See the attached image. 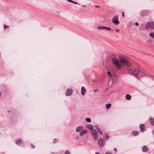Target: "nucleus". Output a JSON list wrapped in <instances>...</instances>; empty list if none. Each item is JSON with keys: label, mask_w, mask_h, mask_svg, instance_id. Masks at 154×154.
<instances>
[{"label": "nucleus", "mask_w": 154, "mask_h": 154, "mask_svg": "<svg viewBox=\"0 0 154 154\" xmlns=\"http://www.w3.org/2000/svg\"><path fill=\"white\" fill-rule=\"evenodd\" d=\"M145 70L141 68L135 69L134 71V75L135 76H142L145 75Z\"/></svg>", "instance_id": "f257e3e1"}, {"label": "nucleus", "mask_w": 154, "mask_h": 154, "mask_svg": "<svg viewBox=\"0 0 154 154\" xmlns=\"http://www.w3.org/2000/svg\"><path fill=\"white\" fill-rule=\"evenodd\" d=\"M119 61L120 64L121 65L126 66L128 67H131L132 64L129 63L127 60L122 57H120Z\"/></svg>", "instance_id": "f03ea898"}, {"label": "nucleus", "mask_w": 154, "mask_h": 154, "mask_svg": "<svg viewBox=\"0 0 154 154\" xmlns=\"http://www.w3.org/2000/svg\"><path fill=\"white\" fill-rule=\"evenodd\" d=\"M112 60L113 63L116 65L118 69H121V65L117 58L116 57H114L112 58Z\"/></svg>", "instance_id": "7ed1b4c3"}, {"label": "nucleus", "mask_w": 154, "mask_h": 154, "mask_svg": "<svg viewBox=\"0 0 154 154\" xmlns=\"http://www.w3.org/2000/svg\"><path fill=\"white\" fill-rule=\"evenodd\" d=\"M145 28L146 29H154V22H149L146 25Z\"/></svg>", "instance_id": "20e7f679"}, {"label": "nucleus", "mask_w": 154, "mask_h": 154, "mask_svg": "<svg viewBox=\"0 0 154 154\" xmlns=\"http://www.w3.org/2000/svg\"><path fill=\"white\" fill-rule=\"evenodd\" d=\"M91 134L95 140H97L98 138V134L97 132V131L94 129L91 131Z\"/></svg>", "instance_id": "39448f33"}, {"label": "nucleus", "mask_w": 154, "mask_h": 154, "mask_svg": "<svg viewBox=\"0 0 154 154\" xmlns=\"http://www.w3.org/2000/svg\"><path fill=\"white\" fill-rule=\"evenodd\" d=\"M118 17L117 15L115 16L112 19V23L116 25H118L119 23V21L118 20Z\"/></svg>", "instance_id": "423d86ee"}, {"label": "nucleus", "mask_w": 154, "mask_h": 154, "mask_svg": "<svg viewBox=\"0 0 154 154\" xmlns=\"http://www.w3.org/2000/svg\"><path fill=\"white\" fill-rule=\"evenodd\" d=\"M98 145L100 147H103L104 145L105 141L102 139H99L98 141Z\"/></svg>", "instance_id": "0eeeda50"}, {"label": "nucleus", "mask_w": 154, "mask_h": 154, "mask_svg": "<svg viewBox=\"0 0 154 154\" xmlns=\"http://www.w3.org/2000/svg\"><path fill=\"white\" fill-rule=\"evenodd\" d=\"M73 92L72 90L71 89H67L65 93L66 95L67 96L71 95Z\"/></svg>", "instance_id": "6e6552de"}, {"label": "nucleus", "mask_w": 154, "mask_h": 154, "mask_svg": "<svg viewBox=\"0 0 154 154\" xmlns=\"http://www.w3.org/2000/svg\"><path fill=\"white\" fill-rule=\"evenodd\" d=\"M97 29H103L108 31L111 29V28L109 27L104 26H99L97 27Z\"/></svg>", "instance_id": "1a4fd4ad"}, {"label": "nucleus", "mask_w": 154, "mask_h": 154, "mask_svg": "<svg viewBox=\"0 0 154 154\" xmlns=\"http://www.w3.org/2000/svg\"><path fill=\"white\" fill-rule=\"evenodd\" d=\"M127 70L128 73L131 75H134V71H133L130 68H128L127 69Z\"/></svg>", "instance_id": "9d476101"}, {"label": "nucleus", "mask_w": 154, "mask_h": 154, "mask_svg": "<svg viewBox=\"0 0 154 154\" xmlns=\"http://www.w3.org/2000/svg\"><path fill=\"white\" fill-rule=\"evenodd\" d=\"M86 91V90L85 88L82 87L81 88V92L82 95L83 96L84 95L85 92Z\"/></svg>", "instance_id": "9b49d317"}, {"label": "nucleus", "mask_w": 154, "mask_h": 154, "mask_svg": "<svg viewBox=\"0 0 154 154\" xmlns=\"http://www.w3.org/2000/svg\"><path fill=\"white\" fill-rule=\"evenodd\" d=\"M142 151L143 152H146L149 151V149L146 146H143L142 147Z\"/></svg>", "instance_id": "f8f14e48"}, {"label": "nucleus", "mask_w": 154, "mask_h": 154, "mask_svg": "<svg viewBox=\"0 0 154 154\" xmlns=\"http://www.w3.org/2000/svg\"><path fill=\"white\" fill-rule=\"evenodd\" d=\"M140 131H143L145 129V127L144 124H141L140 126Z\"/></svg>", "instance_id": "ddd939ff"}, {"label": "nucleus", "mask_w": 154, "mask_h": 154, "mask_svg": "<svg viewBox=\"0 0 154 154\" xmlns=\"http://www.w3.org/2000/svg\"><path fill=\"white\" fill-rule=\"evenodd\" d=\"M15 143L17 145H20L21 144L22 140L20 139H18L16 141Z\"/></svg>", "instance_id": "4468645a"}, {"label": "nucleus", "mask_w": 154, "mask_h": 154, "mask_svg": "<svg viewBox=\"0 0 154 154\" xmlns=\"http://www.w3.org/2000/svg\"><path fill=\"white\" fill-rule=\"evenodd\" d=\"M82 126H79L76 128V131L77 132H79L82 129Z\"/></svg>", "instance_id": "2eb2a0df"}, {"label": "nucleus", "mask_w": 154, "mask_h": 154, "mask_svg": "<svg viewBox=\"0 0 154 154\" xmlns=\"http://www.w3.org/2000/svg\"><path fill=\"white\" fill-rule=\"evenodd\" d=\"M138 132L136 131H134L132 132V134L133 135L136 136L138 134Z\"/></svg>", "instance_id": "dca6fc26"}, {"label": "nucleus", "mask_w": 154, "mask_h": 154, "mask_svg": "<svg viewBox=\"0 0 154 154\" xmlns=\"http://www.w3.org/2000/svg\"><path fill=\"white\" fill-rule=\"evenodd\" d=\"M125 98L127 100H129L131 98V96L130 95L127 94L125 95Z\"/></svg>", "instance_id": "f3484780"}, {"label": "nucleus", "mask_w": 154, "mask_h": 154, "mask_svg": "<svg viewBox=\"0 0 154 154\" xmlns=\"http://www.w3.org/2000/svg\"><path fill=\"white\" fill-rule=\"evenodd\" d=\"M87 127L88 128L90 129V130H93V125H87Z\"/></svg>", "instance_id": "a211bd4d"}, {"label": "nucleus", "mask_w": 154, "mask_h": 154, "mask_svg": "<svg viewBox=\"0 0 154 154\" xmlns=\"http://www.w3.org/2000/svg\"><path fill=\"white\" fill-rule=\"evenodd\" d=\"M85 133V130H83L80 133V136H82L83 135H84Z\"/></svg>", "instance_id": "6ab92c4d"}, {"label": "nucleus", "mask_w": 154, "mask_h": 154, "mask_svg": "<svg viewBox=\"0 0 154 154\" xmlns=\"http://www.w3.org/2000/svg\"><path fill=\"white\" fill-rule=\"evenodd\" d=\"M111 106V103H107L106 105V107L107 109H109Z\"/></svg>", "instance_id": "aec40b11"}, {"label": "nucleus", "mask_w": 154, "mask_h": 154, "mask_svg": "<svg viewBox=\"0 0 154 154\" xmlns=\"http://www.w3.org/2000/svg\"><path fill=\"white\" fill-rule=\"evenodd\" d=\"M109 136L107 134L104 135L103 138L106 140H107L109 138Z\"/></svg>", "instance_id": "412c9836"}, {"label": "nucleus", "mask_w": 154, "mask_h": 154, "mask_svg": "<svg viewBox=\"0 0 154 154\" xmlns=\"http://www.w3.org/2000/svg\"><path fill=\"white\" fill-rule=\"evenodd\" d=\"M149 121L153 125H154V119L152 118H150Z\"/></svg>", "instance_id": "4be33fe9"}, {"label": "nucleus", "mask_w": 154, "mask_h": 154, "mask_svg": "<svg viewBox=\"0 0 154 154\" xmlns=\"http://www.w3.org/2000/svg\"><path fill=\"white\" fill-rule=\"evenodd\" d=\"M97 131L99 132L100 134L101 135H102L103 133L102 131L100 130V129L99 128H97Z\"/></svg>", "instance_id": "5701e85b"}, {"label": "nucleus", "mask_w": 154, "mask_h": 154, "mask_svg": "<svg viewBox=\"0 0 154 154\" xmlns=\"http://www.w3.org/2000/svg\"><path fill=\"white\" fill-rule=\"evenodd\" d=\"M149 36L150 37H152L153 39H154V32L150 33L149 34Z\"/></svg>", "instance_id": "b1692460"}, {"label": "nucleus", "mask_w": 154, "mask_h": 154, "mask_svg": "<svg viewBox=\"0 0 154 154\" xmlns=\"http://www.w3.org/2000/svg\"><path fill=\"white\" fill-rule=\"evenodd\" d=\"M85 120L88 122H91V119L90 118H87L85 119Z\"/></svg>", "instance_id": "393cba45"}, {"label": "nucleus", "mask_w": 154, "mask_h": 154, "mask_svg": "<svg viewBox=\"0 0 154 154\" xmlns=\"http://www.w3.org/2000/svg\"><path fill=\"white\" fill-rule=\"evenodd\" d=\"M65 154H70L68 150H67L65 152Z\"/></svg>", "instance_id": "a878e982"}, {"label": "nucleus", "mask_w": 154, "mask_h": 154, "mask_svg": "<svg viewBox=\"0 0 154 154\" xmlns=\"http://www.w3.org/2000/svg\"><path fill=\"white\" fill-rule=\"evenodd\" d=\"M4 29H5L9 27V26L7 25H4Z\"/></svg>", "instance_id": "bb28decb"}, {"label": "nucleus", "mask_w": 154, "mask_h": 154, "mask_svg": "<svg viewBox=\"0 0 154 154\" xmlns=\"http://www.w3.org/2000/svg\"><path fill=\"white\" fill-rule=\"evenodd\" d=\"M107 73L108 74L110 75V76L111 77L112 76V75H111V73H110V72L108 71L107 72Z\"/></svg>", "instance_id": "cd10ccee"}, {"label": "nucleus", "mask_w": 154, "mask_h": 154, "mask_svg": "<svg viewBox=\"0 0 154 154\" xmlns=\"http://www.w3.org/2000/svg\"><path fill=\"white\" fill-rule=\"evenodd\" d=\"M30 145L32 148H34L35 146H34V145L33 144H31Z\"/></svg>", "instance_id": "c85d7f7f"}, {"label": "nucleus", "mask_w": 154, "mask_h": 154, "mask_svg": "<svg viewBox=\"0 0 154 154\" xmlns=\"http://www.w3.org/2000/svg\"><path fill=\"white\" fill-rule=\"evenodd\" d=\"M105 154H113L111 153H110V152H106Z\"/></svg>", "instance_id": "c756f323"}, {"label": "nucleus", "mask_w": 154, "mask_h": 154, "mask_svg": "<svg viewBox=\"0 0 154 154\" xmlns=\"http://www.w3.org/2000/svg\"><path fill=\"white\" fill-rule=\"evenodd\" d=\"M72 2H73L72 3H74V4H78V3L77 2H74V1H73Z\"/></svg>", "instance_id": "7c9ffc66"}, {"label": "nucleus", "mask_w": 154, "mask_h": 154, "mask_svg": "<svg viewBox=\"0 0 154 154\" xmlns=\"http://www.w3.org/2000/svg\"><path fill=\"white\" fill-rule=\"evenodd\" d=\"M67 1L69 2H72L73 1L72 0H67Z\"/></svg>", "instance_id": "2f4dec72"}, {"label": "nucleus", "mask_w": 154, "mask_h": 154, "mask_svg": "<svg viewBox=\"0 0 154 154\" xmlns=\"http://www.w3.org/2000/svg\"><path fill=\"white\" fill-rule=\"evenodd\" d=\"M135 25H136V26H138L139 25V24L137 22H136L135 23Z\"/></svg>", "instance_id": "473e14b6"}, {"label": "nucleus", "mask_w": 154, "mask_h": 154, "mask_svg": "<svg viewBox=\"0 0 154 154\" xmlns=\"http://www.w3.org/2000/svg\"><path fill=\"white\" fill-rule=\"evenodd\" d=\"M122 17L124 18V12H122Z\"/></svg>", "instance_id": "72a5a7b5"}, {"label": "nucleus", "mask_w": 154, "mask_h": 154, "mask_svg": "<svg viewBox=\"0 0 154 154\" xmlns=\"http://www.w3.org/2000/svg\"><path fill=\"white\" fill-rule=\"evenodd\" d=\"M116 31L117 32H119V29H116Z\"/></svg>", "instance_id": "f704fd0d"}, {"label": "nucleus", "mask_w": 154, "mask_h": 154, "mask_svg": "<svg viewBox=\"0 0 154 154\" xmlns=\"http://www.w3.org/2000/svg\"><path fill=\"white\" fill-rule=\"evenodd\" d=\"M56 140H57V139H54V143H56Z\"/></svg>", "instance_id": "c9c22d12"}, {"label": "nucleus", "mask_w": 154, "mask_h": 154, "mask_svg": "<svg viewBox=\"0 0 154 154\" xmlns=\"http://www.w3.org/2000/svg\"><path fill=\"white\" fill-rule=\"evenodd\" d=\"M98 90L97 89L95 90H94V92H97V91Z\"/></svg>", "instance_id": "e433bc0d"}, {"label": "nucleus", "mask_w": 154, "mask_h": 154, "mask_svg": "<svg viewBox=\"0 0 154 154\" xmlns=\"http://www.w3.org/2000/svg\"><path fill=\"white\" fill-rule=\"evenodd\" d=\"M95 154H100V153L98 152H96Z\"/></svg>", "instance_id": "4c0bfd02"}, {"label": "nucleus", "mask_w": 154, "mask_h": 154, "mask_svg": "<svg viewBox=\"0 0 154 154\" xmlns=\"http://www.w3.org/2000/svg\"><path fill=\"white\" fill-rule=\"evenodd\" d=\"M95 7H99L97 5H95Z\"/></svg>", "instance_id": "58836bf2"}, {"label": "nucleus", "mask_w": 154, "mask_h": 154, "mask_svg": "<svg viewBox=\"0 0 154 154\" xmlns=\"http://www.w3.org/2000/svg\"><path fill=\"white\" fill-rule=\"evenodd\" d=\"M114 150L115 151H116V148H114Z\"/></svg>", "instance_id": "ea45409f"}, {"label": "nucleus", "mask_w": 154, "mask_h": 154, "mask_svg": "<svg viewBox=\"0 0 154 154\" xmlns=\"http://www.w3.org/2000/svg\"><path fill=\"white\" fill-rule=\"evenodd\" d=\"M153 134H154V130H153V131H152Z\"/></svg>", "instance_id": "a19ab883"}, {"label": "nucleus", "mask_w": 154, "mask_h": 154, "mask_svg": "<svg viewBox=\"0 0 154 154\" xmlns=\"http://www.w3.org/2000/svg\"><path fill=\"white\" fill-rule=\"evenodd\" d=\"M1 92H0V97H1Z\"/></svg>", "instance_id": "79ce46f5"}, {"label": "nucleus", "mask_w": 154, "mask_h": 154, "mask_svg": "<svg viewBox=\"0 0 154 154\" xmlns=\"http://www.w3.org/2000/svg\"><path fill=\"white\" fill-rule=\"evenodd\" d=\"M83 6H85V5H83Z\"/></svg>", "instance_id": "37998d69"}]
</instances>
